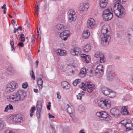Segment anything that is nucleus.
Returning a JSON list of instances; mask_svg holds the SVG:
<instances>
[{
  "label": "nucleus",
  "mask_w": 133,
  "mask_h": 133,
  "mask_svg": "<svg viewBox=\"0 0 133 133\" xmlns=\"http://www.w3.org/2000/svg\"><path fill=\"white\" fill-rule=\"evenodd\" d=\"M109 27L108 24H105L102 26L101 33L103 36L102 37V44L105 46H107L109 44L111 39V32L109 30Z\"/></svg>",
  "instance_id": "nucleus-1"
},
{
  "label": "nucleus",
  "mask_w": 133,
  "mask_h": 133,
  "mask_svg": "<svg viewBox=\"0 0 133 133\" xmlns=\"http://www.w3.org/2000/svg\"><path fill=\"white\" fill-rule=\"evenodd\" d=\"M24 92L22 90H19L16 93H14L8 98V101L10 102L14 103L18 101L20 99H23L25 97Z\"/></svg>",
  "instance_id": "nucleus-2"
},
{
  "label": "nucleus",
  "mask_w": 133,
  "mask_h": 133,
  "mask_svg": "<svg viewBox=\"0 0 133 133\" xmlns=\"http://www.w3.org/2000/svg\"><path fill=\"white\" fill-rule=\"evenodd\" d=\"M113 9L114 13L118 17L122 18L125 16V10L122 5L113 6Z\"/></svg>",
  "instance_id": "nucleus-3"
},
{
  "label": "nucleus",
  "mask_w": 133,
  "mask_h": 133,
  "mask_svg": "<svg viewBox=\"0 0 133 133\" xmlns=\"http://www.w3.org/2000/svg\"><path fill=\"white\" fill-rule=\"evenodd\" d=\"M79 87L83 90H87L89 93H91L95 89V85L90 82H86L85 83H82Z\"/></svg>",
  "instance_id": "nucleus-4"
},
{
  "label": "nucleus",
  "mask_w": 133,
  "mask_h": 133,
  "mask_svg": "<svg viewBox=\"0 0 133 133\" xmlns=\"http://www.w3.org/2000/svg\"><path fill=\"white\" fill-rule=\"evenodd\" d=\"M103 17L105 20L108 21L111 19L113 17L111 8H109L105 9L103 11Z\"/></svg>",
  "instance_id": "nucleus-5"
},
{
  "label": "nucleus",
  "mask_w": 133,
  "mask_h": 133,
  "mask_svg": "<svg viewBox=\"0 0 133 133\" xmlns=\"http://www.w3.org/2000/svg\"><path fill=\"white\" fill-rule=\"evenodd\" d=\"M98 105L102 108H108L111 106V101L108 99H102L98 101Z\"/></svg>",
  "instance_id": "nucleus-6"
},
{
  "label": "nucleus",
  "mask_w": 133,
  "mask_h": 133,
  "mask_svg": "<svg viewBox=\"0 0 133 133\" xmlns=\"http://www.w3.org/2000/svg\"><path fill=\"white\" fill-rule=\"evenodd\" d=\"M101 90L102 93L106 96L111 98L114 97L115 96L116 94L115 92L107 87H103Z\"/></svg>",
  "instance_id": "nucleus-7"
},
{
  "label": "nucleus",
  "mask_w": 133,
  "mask_h": 133,
  "mask_svg": "<svg viewBox=\"0 0 133 133\" xmlns=\"http://www.w3.org/2000/svg\"><path fill=\"white\" fill-rule=\"evenodd\" d=\"M120 123L125 126L126 129L125 131L133 129V125L131 123V121L129 119H124L121 121Z\"/></svg>",
  "instance_id": "nucleus-8"
},
{
  "label": "nucleus",
  "mask_w": 133,
  "mask_h": 133,
  "mask_svg": "<svg viewBox=\"0 0 133 133\" xmlns=\"http://www.w3.org/2000/svg\"><path fill=\"white\" fill-rule=\"evenodd\" d=\"M68 65L66 67V69L69 72H72L73 71L72 68H74V66L73 65L74 61L72 60V59H69L68 61Z\"/></svg>",
  "instance_id": "nucleus-9"
},
{
  "label": "nucleus",
  "mask_w": 133,
  "mask_h": 133,
  "mask_svg": "<svg viewBox=\"0 0 133 133\" xmlns=\"http://www.w3.org/2000/svg\"><path fill=\"white\" fill-rule=\"evenodd\" d=\"M70 32L68 30H65L61 33L59 36L64 41L66 40L68 37L70 36Z\"/></svg>",
  "instance_id": "nucleus-10"
},
{
  "label": "nucleus",
  "mask_w": 133,
  "mask_h": 133,
  "mask_svg": "<svg viewBox=\"0 0 133 133\" xmlns=\"http://www.w3.org/2000/svg\"><path fill=\"white\" fill-rule=\"evenodd\" d=\"M89 8L88 5L86 3H82L79 7V10L83 14Z\"/></svg>",
  "instance_id": "nucleus-11"
},
{
  "label": "nucleus",
  "mask_w": 133,
  "mask_h": 133,
  "mask_svg": "<svg viewBox=\"0 0 133 133\" xmlns=\"http://www.w3.org/2000/svg\"><path fill=\"white\" fill-rule=\"evenodd\" d=\"M101 119L102 120H105L107 121L110 120V118L108 113L105 111L102 112Z\"/></svg>",
  "instance_id": "nucleus-12"
},
{
  "label": "nucleus",
  "mask_w": 133,
  "mask_h": 133,
  "mask_svg": "<svg viewBox=\"0 0 133 133\" xmlns=\"http://www.w3.org/2000/svg\"><path fill=\"white\" fill-rule=\"evenodd\" d=\"M95 25V22L94 19L92 18L90 19L87 21V26L89 29H92Z\"/></svg>",
  "instance_id": "nucleus-13"
},
{
  "label": "nucleus",
  "mask_w": 133,
  "mask_h": 133,
  "mask_svg": "<svg viewBox=\"0 0 133 133\" xmlns=\"http://www.w3.org/2000/svg\"><path fill=\"white\" fill-rule=\"evenodd\" d=\"M110 111L112 115L115 117H117L119 114V110L115 108H112Z\"/></svg>",
  "instance_id": "nucleus-14"
},
{
  "label": "nucleus",
  "mask_w": 133,
  "mask_h": 133,
  "mask_svg": "<svg viewBox=\"0 0 133 133\" xmlns=\"http://www.w3.org/2000/svg\"><path fill=\"white\" fill-rule=\"evenodd\" d=\"M37 110L36 112V116L37 118H39L40 116V112L41 111L42 108V105L41 103H38V101L37 102Z\"/></svg>",
  "instance_id": "nucleus-15"
},
{
  "label": "nucleus",
  "mask_w": 133,
  "mask_h": 133,
  "mask_svg": "<svg viewBox=\"0 0 133 133\" xmlns=\"http://www.w3.org/2000/svg\"><path fill=\"white\" fill-rule=\"evenodd\" d=\"M81 52L80 49L76 47L74 48L71 52L72 54L73 55H80Z\"/></svg>",
  "instance_id": "nucleus-16"
},
{
  "label": "nucleus",
  "mask_w": 133,
  "mask_h": 133,
  "mask_svg": "<svg viewBox=\"0 0 133 133\" xmlns=\"http://www.w3.org/2000/svg\"><path fill=\"white\" fill-rule=\"evenodd\" d=\"M108 2V0H100L99 5L101 8H105Z\"/></svg>",
  "instance_id": "nucleus-17"
},
{
  "label": "nucleus",
  "mask_w": 133,
  "mask_h": 133,
  "mask_svg": "<svg viewBox=\"0 0 133 133\" xmlns=\"http://www.w3.org/2000/svg\"><path fill=\"white\" fill-rule=\"evenodd\" d=\"M88 73V70H86L85 68H82L80 71V72L79 74L78 75L79 76L81 77H84L87 73Z\"/></svg>",
  "instance_id": "nucleus-18"
},
{
  "label": "nucleus",
  "mask_w": 133,
  "mask_h": 133,
  "mask_svg": "<svg viewBox=\"0 0 133 133\" xmlns=\"http://www.w3.org/2000/svg\"><path fill=\"white\" fill-rule=\"evenodd\" d=\"M64 109L67 110V112L70 114H72L74 111L73 108L70 107L68 104H65L64 105Z\"/></svg>",
  "instance_id": "nucleus-19"
},
{
  "label": "nucleus",
  "mask_w": 133,
  "mask_h": 133,
  "mask_svg": "<svg viewBox=\"0 0 133 133\" xmlns=\"http://www.w3.org/2000/svg\"><path fill=\"white\" fill-rule=\"evenodd\" d=\"M61 85L63 88L66 90L69 89L70 87L69 83L66 81L62 82L61 83Z\"/></svg>",
  "instance_id": "nucleus-20"
},
{
  "label": "nucleus",
  "mask_w": 133,
  "mask_h": 133,
  "mask_svg": "<svg viewBox=\"0 0 133 133\" xmlns=\"http://www.w3.org/2000/svg\"><path fill=\"white\" fill-rule=\"evenodd\" d=\"M111 72V71H108L106 74L107 79L109 81H112L114 78V76Z\"/></svg>",
  "instance_id": "nucleus-21"
},
{
  "label": "nucleus",
  "mask_w": 133,
  "mask_h": 133,
  "mask_svg": "<svg viewBox=\"0 0 133 133\" xmlns=\"http://www.w3.org/2000/svg\"><path fill=\"white\" fill-rule=\"evenodd\" d=\"M9 85V87H11L12 89L14 90H15L16 89L17 87V85L15 81H12L8 84Z\"/></svg>",
  "instance_id": "nucleus-22"
},
{
  "label": "nucleus",
  "mask_w": 133,
  "mask_h": 133,
  "mask_svg": "<svg viewBox=\"0 0 133 133\" xmlns=\"http://www.w3.org/2000/svg\"><path fill=\"white\" fill-rule=\"evenodd\" d=\"M94 56V57L98 58H104V57L103 54L98 52H96Z\"/></svg>",
  "instance_id": "nucleus-23"
},
{
  "label": "nucleus",
  "mask_w": 133,
  "mask_h": 133,
  "mask_svg": "<svg viewBox=\"0 0 133 133\" xmlns=\"http://www.w3.org/2000/svg\"><path fill=\"white\" fill-rule=\"evenodd\" d=\"M43 81L42 79L40 78L37 79V83L39 88V90L40 91L41 90L42 88Z\"/></svg>",
  "instance_id": "nucleus-24"
},
{
  "label": "nucleus",
  "mask_w": 133,
  "mask_h": 133,
  "mask_svg": "<svg viewBox=\"0 0 133 133\" xmlns=\"http://www.w3.org/2000/svg\"><path fill=\"white\" fill-rule=\"evenodd\" d=\"M13 120L14 121L17 123L21 122L22 120V118L21 116L17 115L14 117Z\"/></svg>",
  "instance_id": "nucleus-25"
},
{
  "label": "nucleus",
  "mask_w": 133,
  "mask_h": 133,
  "mask_svg": "<svg viewBox=\"0 0 133 133\" xmlns=\"http://www.w3.org/2000/svg\"><path fill=\"white\" fill-rule=\"evenodd\" d=\"M121 114L123 115H127L129 114L127 111V107H123L121 109Z\"/></svg>",
  "instance_id": "nucleus-26"
},
{
  "label": "nucleus",
  "mask_w": 133,
  "mask_h": 133,
  "mask_svg": "<svg viewBox=\"0 0 133 133\" xmlns=\"http://www.w3.org/2000/svg\"><path fill=\"white\" fill-rule=\"evenodd\" d=\"M90 33L89 31L87 30H85L84 31L83 33V37L85 38H87L89 36Z\"/></svg>",
  "instance_id": "nucleus-27"
},
{
  "label": "nucleus",
  "mask_w": 133,
  "mask_h": 133,
  "mask_svg": "<svg viewBox=\"0 0 133 133\" xmlns=\"http://www.w3.org/2000/svg\"><path fill=\"white\" fill-rule=\"evenodd\" d=\"M57 53L58 55L60 56H65L66 53V51L65 50H58L57 51Z\"/></svg>",
  "instance_id": "nucleus-28"
},
{
  "label": "nucleus",
  "mask_w": 133,
  "mask_h": 133,
  "mask_svg": "<svg viewBox=\"0 0 133 133\" xmlns=\"http://www.w3.org/2000/svg\"><path fill=\"white\" fill-rule=\"evenodd\" d=\"M68 21L70 22H75L76 20V16L75 15L73 16H68Z\"/></svg>",
  "instance_id": "nucleus-29"
},
{
  "label": "nucleus",
  "mask_w": 133,
  "mask_h": 133,
  "mask_svg": "<svg viewBox=\"0 0 133 133\" xmlns=\"http://www.w3.org/2000/svg\"><path fill=\"white\" fill-rule=\"evenodd\" d=\"M126 0H115L114 1V6H118L120 5H121L120 4L122 2H125Z\"/></svg>",
  "instance_id": "nucleus-30"
},
{
  "label": "nucleus",
  "mask_w": 133,
  "mask_h": 133,
  "mask_svg": "<svg viewBox=\"0 0 133 133\" xmlns=\"http://www.w3.org/2000/svg\"><path fill=\"white\" fill-rule=\"evenodd\" d=\"M91 47L90 45L89 44H87L83 48L84 51L85 52H88L91 49Z\"/></svg>",
  "instance_id": "nucleus-31"
},
{
  "label": "nucleus",
  "mask_w": 133,
  "mask_h": 133,
  "mask_svg": "<svg viewBox=\"0 0 133 133\" xmlns=\"http://www.w3.org/2000/svg\"><path fill=\"white\" fill-rule=\"evenodd\" d=\"M5 90L7 92H10L13 91L14 90L12 89L11 87H10L9 85L7 84L6 86Z\"/></svg>",
  "instance_id": "nucleus-32"
},
{
  "label": "nucleus",
  "mask_w": 133,
  "mask_h": 133,
  "mask_svg": "<svg viewBox=\"0 0 133 133\" xmlns=\"http://www.w3.org/2000/svg\"><path fill=\"white\" fill-rule=\"evenodd\" d=\"M13 110V107L10 104H9L8 105H7L5 108V110L4 111L5 112L7 111L8 110Z\"/></svg>",
  "instance_id": "nucleus-33"
},
{
  "label": "nucleus",
  "mask_w": 133,
  "mask_h": 133,
  "mask_svg": "<svg viewBox=\"0 0 133 133\" xmlns=\"http://www.w3.org/2000/svg\"><path fill=\"white\" fill-rule=\"evenodd\" d=\"M75 12L74 10L72 9H70L68 13V16H73L75 15Z\"/></svg>",
  "instance_id": "nucleus-34"
},
{
  "label": "nucleus",
  "mask_w": 133,
  "mask_h": 133,
  "mask_svg": "<svg viewBox=\"0 0 133 133\" xmlns=\"http://www.w3.org/2000/svg\"><path fill=\"white\" fill-rule=\"evenodd\" d=\"M85 94L84 91H82L81 92L79 93L77 96V98L78 99L81 100L82 99V96L83 95Z\"/></svg>",
  "instance_id": "nucleus-35"
},
{
  "label": "nucleus",
  "mask_w": 133,
  "mask_h": 133,
  "mask_svg": "<svg viewBox=\"0 0 133 133\" xmlns=\"http://www.w3.org/2000/svg\"><path fill=\"white\" fill-rule=\"evenodd\" d=\"M56 27L58 30H63L64 28V26L63 25L61 24H58L56 26Z\"/></svg>",
  "instance_id": "nucleus-36"
},
{
  "label": "nucleus",
  "mask_w": 133,
  "mask_h": 133,
  "mask_svg": "<svg viewBox=\"0 0 133 133\" xmlns=\"http://www.w3.org/2000/svg\"><path fill=\"white\" fill-rule=\"evenodd\" d=\"M14 72L12 70V68L11 66L9 67L7 69V73L8 74H11Z\"/></svg>",
  "instance_id": "nucleus-37"
},
{
  "label": "nucleus",
  "mask_w": 133,
  "mask_h": 133,
  "mask_svg": "<svg viewBox=\"0 0 133 133\" xmlns=\"http://www.w3.org/2000/svg\"><path fill=\"white\" fill-rule=\"evenodd\" d=\"M81 81V79H77L73 82V84L75 86L77 85L78 83L80 82Z\"/></svg>",
  "instance_id": "nucleus-38"
},
{
  "label": "nucleus",
  "mask_w": 133,
  "mask_h": 133,
  "mask_svg": "<svg viewBox=\"0 0 133 133\" xmlns=\"http://www.w3.org/2000/svg\"><path fill=\"white\" fill-rule=\"evenodd\" d=\"M103 68V66L102 65H99L97 66L96 68V70H98V71H99V72L100 71H101L103 72V69H102Z\"/></svg>",
  "instance_id": "nucleus-39"
},
{
  "label": "nucleus",
  "mask_w": 133,
  "mask_h": 133,
  "mask_svg": "<svg viewBox=\"0 0 133 133\" xmlns=\"http://www.w3.org/2000/svg\"><path fill=\"white\" fill-rule=\"evenodd\" d=\"M4 125V122L0 119V130H2Z\"/></svg>",
  "instance_id": "nucleus-40"
},
{
  "label": "nucleus",
  "mask_w": 133,
  "mask_h": 133,
  "mask_svg": "<svg viewBox=\"0 0 133 133\" xmlns=\"http://www.w3.org/2000/svg\"><path fill=\"white\" fill-rule=\"evenodd\" d=\"M35 12L36 14V15H35V16H38V12L39 10V6H38V5L36 6V7L35 8Z\"/></svg>",
  "instance_id": "nucleus-41"
},
{
  "label": "nucleus",
  "mask_w": 133,
  "mask_h": 133,
  "mask_svg": "<svg viewBox=\"0 0 133 133\" xmlns=\"http://www.w3.org/2000/svg\"><path fill=\"white\" fill-rule=\"evenodd\" d=\"M10 44L11 46V48H12L11 50L12 51H14L15 50V48L14 47V43L13 41H11V40H10Z\"/></svg>",
  "instance_id": "nucleus-42"
},
{
  "label": "nucleus",
  "mask_w": 133,
  "mask_h": 133,
  "mask_svg": "<svg viewBox=\"0 0 133 133\" xmlns=\"http://www.w3.org/2000/svg\"><path fill=\"white\" fill-rule=\"evenodd\" d=\"M20 40L21 42H24L25 41V38L24 35L22 34L20 35Z\"/></svg>",
  "instance_id": "nucleus-43"
},
{
  "label": "nucleus",
  "mask_w": 133,
  "mask_h": 133,
  "mask_svg": "<svg viewBox=\"0 0 133 133\" xmlns=\"http://www.w3.org/2000/svg\"><path fill=\"white\" fill-rule=\"evenodd\" d=\"M35 110V108L34 107H32V109H31L30 111L31 113L30 114V116L31 117H32L33 115V113L34 112V111Z\"/></svg>",
  "instance_id": "nucleus-44"
},
{
  "label": "nucleus",
  "mask_w": 133,
  "mask_h": 133,
  "mask_svg": "<svg viewBox=\"0 0 133 133\" xmlns=\"http://www.w3.org/2000/svg\"><path fill=\"white\" fill-rule=\"evenodd\" d=\"M80 57L83 58H89L90 57L89 55H86L85 54H83L80 55Z\"/></svg>",
  "instance_id": "nucleus-45"
},
{
  "label": "nucleus",
  "mask_w": 133,
  "mask_h": 133,
  "mask_svg": "<svg viewBox=\"0 0 133 133\" xmlns=\"http://www.w3.org/2000/svg\"><path fill=\"white\" fill-rule=\"evenodd\" d=\"M94 71L93 70H92L91 69L89 70H88V75L90 76H92L93 75V72Z\"/></svg>",
  "instance_id": "nucleus-46"
},
{
  "label": "nucleus",
  "mask_w": 133,
  "mask_h": 133,
  "mask_svg": "<svg viewBox=\"0 0 133 133\" xmlns=\"http://www.w3.org/2000/svg\"><path fill=\"white\" fill-rule=\"evenodd\" d=\"M30 74L31 77L33 79L35 80V78L34 76V73L32 70L30 72Z\"/></svg>",
  "instance_id": "nucleus-47"
},
{
  "label": "nucleus",
  "mask_w": 133,
  "mask_h": 133,
  "mask_svg": "<svg viewBox=\"0 0 133 133\" xmlns=\"http://www.w3.org/2000/svg\"><path fill=\"white\" fill-rule=\"evenodd\" d=\"M105 59H100L98 61H97V62L98 63H104L105 61Z\"/></svg>",
  "instance_id": "nucleus-48"
},
{
  "label": "nucleus",
  "mask_w": 133,
  "mask_h": 133,
  "mask_svg": "<svg viewBox=\"0 0 133 133\" xmlns=\"http://www.w3.org/2000/svg\"><path fill=\"white\" fill-rule=\"evenodd\" d=\"M28 84H27V82H25L23 83L22 85V87L23 88L25 89L27 87Z\"/></svg>",
  "instance_id": "nucleus-49"
},
{
  "label": "nucleus",
  "mask_w": 133,
  "mask_h": 133,
  "mask_svg": "<svg viewBox=\"0 0 133 133\" xmlns=\"http://www.w3.org/2000/svg\"><path fill=\"white\" fill-rule=\"evenodd\" d=\"M102 112H97L96 113V115L101 118V114H102Z\"/></svg>",
  "instance_id": "nucleus-50"
},
{
  "label": "nucleus",
  "mask_w": 133,
  "mask_h": 133,
  "mask_svg": "<svg viewBox=\"0 0 133 133\" xmlns=\"http://www.w3.org/2000/svg\"><path fill=\"white\" fill-rule=\"evenodd\" d=\"M18 45L21 47H23L24 46L23 43L22 42H19L18 44Z\"/></svg>",
  "instance_id": "nucleus-51"
},
{
  "label": "nucleus",
  "mask_w": 133,
  "mask_h": 133,
  "mask_svg": "<svg viewBox=\"0 0 133 133\" xmlns=\"http://www.w3.org/2000/svg\"><path fill=\"white\" fill-rule=\"evenodd\" d=\"M4 133H15V132H13L12 131H10L9 130H5Z\"/></svg>",
  "instance_id": "nucleus-52"
},
{
  "label": "nucleus",
  "mask_w": 133,
  "mask_h": 133,
  "mask_svg": "<svg viewBox=\"0 0 133 133\" xmlns=\"http://www.w3.org/2000/svg\"><path fill=\"white\" fill-rule=\"evenodd\" d=\"M57 97L58 99H60L61 98V96L60 95V93L59 92H57Z\"/></svg>",
  "instance_id": "nucleus-53"
},
{
  "label": "nucleus",
  "mask_w": 133,
  "mask_h": 133,
  "mask_svg": "<svg viewBox=\"0 0 133 133\" xmlns=\"http://www.w3.org/2000/svg\"><path fill=\"white\" fill-rule=\"evenodd\" d=\"M48 115L49 118H50L51 117L53 118H55V117L54 116H53L51 115V114L50 113H49L48 114Z\"/></svg>",
  "instance_id": "nucleus-54"
},
{
  "label": "nucleus",
  "mask_w": 133,
  "mask_h": 133,
  "mask_svg": "<svg viewBox=\"0 0 133 133\" xmlns=\"http://www.w3.org/2000/svg\"><path fill=\"white\" fill-rule=\"evenodd\" d=\"M85 61L87 63H88L90 61V59H85Z\"/></svg>",
  "instance_id": "nucleus-55"
},
{
  "label": "nucleus",
  "mask_w": 133,
  "mask_h": 133,
  "mask_svg": "<svg viewBox=\"0 0 133 133\" xmlns=\"http://www.w3.org/2000/svg\"><path fill=\"white\" fill-rule=\"evenodd\" d=\"M6 5L5 4H4L3 6H2L1 7V8L2 9H6V8H5Z\"/></svg>",
  "instance_id": "nucleus-56"
},
{
  "label": "nucleus",
  "mask_w": 133,
  "mask_h": 133,
  "mask_svg": "<svg viewBox=\"0 0 133 133\" xmlns=\"http://www.w3.org/2000/svg\"><path fill=\"white\" fill-rule=\"evenodd\" d=\"M84 130L83 129L81 130L79 132V133H85L84 131Z\"/></svg>",
  "instance_id": "nucleus-57"
},
{
  "label": "nucleus",
  "mask_w": 133,
  "mask_h": 133,
  "mask_svg": "<svg viewBox=\"0 0 133 133\" xmlns=\"http://www.w3.org/2000/svg\"><path fill=\"white\" fill-rule=\"evenodd\" d=\"M51 105H48L47 106V108L48 110H50V107Z\"/></svg>",
  "instance_id": "nucleus-58"
},
{
  "label": "nucleus",
  "mask_w": 133,
  "mask_h": 133,
  "mask_svg": "<svg viewBox=\"0 0 133 133\" xmlns=\"http://www.w3.org/2000/svg\"><path fill=\"white\" fill-rule=\"evenodd\" d=\"M11 22H12V24H14L16 22H15V21L13 19L12 20Z\"/></svg>",
  "instance_id": "nucleus-59"
},
{
  "label": "nucleus",
  "mask_w": 133,
  "mask_h": 133,
  "mask_svg": "<svg viewBox=\"0 0 133 133\" xmlns=\"http://www.w3.org/2000/svg\"><path fill=\"white\" fill-rule=\"evenodd\" d=\"M32 41H34L35 38V37L33 35L32 36Z\"/></svg>",
  "instance_id": "nucleus-60"
},
{
  "label": "nucleus",
  "mask_w": 133,
  "mask_h": 133,
  "mask_svg": "<svg viewBox=\"0 0 133 133\" xmlns=\"http://www.w3.org/2000/svg\"><path fill=\"white\" fill-rule=\"evenodd\" d=\"M38 5V6H39V2L38 1H37L36 5V6H37Z\"/></svg>",
  "instance_id": "nucleus-61"
},
{
  "label": "nucleus",
  "mask_w": 133,
  "mask_h": 133,
  "mask_svg": "<svg viewBox=\"0 0 133 133\" xmlns=\"http://www.w3.org/2000/svg\"><path fill=\"white\" fill-rule=\"evenodd\" d=\"M18 29H16V28H14V33H15L18 30Z\"/></svg>",
  "instance_id": "nucleus-62"
},
{
  "label": "nucleus",
  "mask_w": 133,
  "mask_h": 133,
  "mask_svg": "<svg viewBox=\"0 0 133 133\" xmlns=\"http://www.w3.org/2000/svg\"><path fill=\"white\" fill-rule=\"evenodd\" d=\"M34 92L36 93H37L38 92V90L37 89H34Z\"/></svg>",
  "instance_id": "nucleus-63"
},
{
  "label": "nucleus",
  "mask_w": 133,
  "mask_h": 133,
  "mask_svg": "<svg viewBox=\"0 0 133 133\" xmlns=\"http://www.w3.org/2000/svg\"><path fill=\"white\" fill-rule=\"evenodd\" d=\"M64 66L63 65H61L60 68L61 70H62L63 69V68Z\"/></svg>",
  "instance_id": "nucleus-64"
}]
</instances>
